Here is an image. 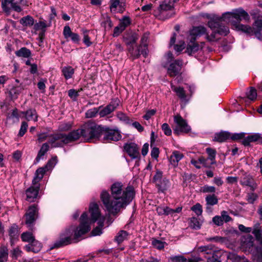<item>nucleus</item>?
<instances>
[{"mask_svg":"<svg viewBox=\"0 0 262 262\" xmlns=\"http://www.w3.org/2000/svg\"><path fill=\"white\" fill-rule=\"evenodd\" d=\"M252 233L259 242L261 246L259 249L256 250L257 253L254 255V260L256 262H262V233L259 223L254 225ZM228 259L231 262H248L245 257H240L234 253H230L228 256Z\"/></svg>","mask_w":262,"mask_h":262,"instance_id":"obj_4","label":"nucleus"},{"mask_svg":"<svg viewBox=\"0 0 262 262\" xmlns=\"http://www.w3.org/2000/svg\"><path fill=\"white\" fill-rule=\"evenodd\" d=\"M57 163V159L56 157L52 158L49 161L47 165L45 166V168L47 170H51Z\"/></svg>","mask_w":262,"mask_h":262,"instance_id":"obj_42","label":"nucleus"},{"mask_svg":"<svg viewBox=\"0 0 262 262\" xmlns=\"http://www.w3.org/2000/svg\"><path fill=\"white\" fill-rule=\"evenodd\" d=\"M28 126V125L27 122L24 121L21 123L20 128L18 133L19 136L21 137L25 134Z\"/></svg>","mask_w":262,"mask_h":262,"instance_id":"obj_57","label":"nucleus"},{"mask_svg":"<svg viewBox=\"0 0 262 262\" xmlns=\"http://www.w3.org/2000/svg\"><path fill=\"white\" fill-rule=\"evenodd\" d=\"M8 257V253L6 250H3L0 251V262H5Z\"/></svg>","mask_w":262,"mask_h":262,"instance_id":"obj_60","label":"nucleus"},{"mask_svg":"<svg viewBox=\"0 0 262 262\" xmlns=\"http://www.w3.org/2000/svg\"><path fill=\"white\" fill-rule=\"evenodd\" d=\"M182 66V61L181 60H176L171 62L167 67V73L171 76H175L178 75L181 71Z\"/></svg>","mask_w":262,"mask_h":262,"instance_id":"obj_16","label":"nucleus"},{"mask_svg":"<svg viewBox=\"0 0 262 262\" xmlns=\"http://www.w3.org/2000/svg\"><path fill=\"white\" fill-rule=\"evenodd\" d=\"M117 117L120 120L125 122H127L129 120L127 116L122 112H118L117 113Z\"/></svg>","mask_w":262,"mask_h":262,"instance_id":"obj_63","label":"nucleus"},{"mask_svg":"<svg viewBox=\"0 0 262 262\" xmlns=\"http://www.w3.org/2000/svg\"><path fill=\"white\" fill-rule=\"evenodd\" d=\"M221 216L224 222H229L231 221V217L229 215L228 212L226 211H222L221 212Z\"/></svg>","mask_w":262,"mask_h":262,"instance_id":"obj_56","label":"nucleus"},{"mask_svg":"<svg viewBox=\"0 0 262 262\" xmlns=\"http://www.w3.org/2000/svg\"><path fill=\"white\" fill-rule=\"evenodd\" d=\"M22 113L25 115V118L28 121H37L38 116L35 110L30 109Z\"/></svg>","mask_w":262,"mask_h":262,"instance_id":"obj_26","label":"nucleus"},{"mask_svg":"<svg viewBox=\"0 0 262 262\" xmlns=\"http://www.w3.org/2000/svg\"><path fill=\"white\" fill-rule=\"evenodd\" d=\"M124 149L132 159H138L140 157L139 148L135 143H127L124 145Z\"/></svg>","mask_w":262,"mask_h":262,"instance_id":"obj_15","label":"nucleus"},{"mask_svg":"<svg viewBox=\"0 0 262 262\" xmlns=\"http://www.w3.org/2000/svg\"><path fill=\"white\" fill-rule=\"evenodd\" d=\"M162 129L163 131L164 134L166 136H170L171 134V129H170L169 125L166 123H163L162 125Z\"/></svg>","mask_w":262,"mask_h":262,"instance_id":"obj_52","label":"nucleus"},{"mask_svg":"<svg viewBox=\"0 0 262 262\" xmlns=\"http://www.w3.org/2000/svg\"><path fill=\"white\" fill-rule=\"evenodd\" d=\"M206 152L208 155V160H210L211 161L210 164L214 163L215 151L212 148H207L206 149Z\"/></svg>","mask_w":262,"mask_h":262,"instance_id":"obj_40","label":"nucleus"},{"mask_svg":"<svg viewBox=\"0 0 262 262\" xmlns=\"http://www.w3.org/2000/svg\"><path fill=\"white\" fill-rule=\"evenodd\" d=\"M230 134L228 132H221L215 135L213 140L217 142H222L230 139Z\"/></svg>","mask_w":262,"mask_h":262,"instance_id":"obj_27","label":"nucleus"},{"mask_svg":"<svg viewBox=\"0 0 262 262\" xmlns=\"http://www.w3.org/2000/svg\"><path fill=\"white\" fill-rule=\"evenodd\" d=\"M98 112L99 110L97 108L95 107L90 109L85 113V116L88 118L94 117L98 114Z\"/></svg>","mask_w":262,"mask_h":262,"instance_id":"obj_45","label":"nucleus"},{"mask_svg":"<svg viewBox=\"0 0 262 262\" xmlns=\"http://www.w3.org/2000/svg\"><path fill=\"white\" fill-rule=\"evenodd\" d=\"M109 7L113 14L122 13L125 10L126 4L122 0H110Z\"/></svg>","mask_w":262,"mask_h":262,"instance_id":"obj_13","label":"nucleus"},{"mask_svg":"<svg viewBox=\"0 0 262 262\" xmlns=\"http://www.w3.org/2000/svg\"><path fill=\"white\" fill-rule=\"evenodd\" d=\"M9 234L11 245H13L18 237L19 233L17 225H13L11 226L9 230Z\"/></svg>","mask_w":262,"mask_h":262,"instance_id":"obj_23","label":"nucleus"},{"mask_svg":"<svg viewBox=\"0 0 262 262\" xmlns=\"http://www.w3.org/2000/svg\"><path fill=\"white\" fill-rule=\"evenodd\" d=\"M153 182L156 184L158 190L164 193L170 187V182L168 179L163 177L162 172L157 171L153 178Z\"/></svg>","mask_w":262,"mask_h":262,"instance_id":"obj_8","label":"nucleus"},{"mask_svg":"<svg viewBox=\"0 0 262 262\" xmlns=\"http://www.w3.org/2000/svg\"><path fill=\"white\" fill-rule=\"evenodd\" d=\"M130 24V20L128 17L124 16L120 20L119 26H121L124 30L125 28Z\"/></svg>","mask_w":262,"mask_h":262,"instance_id":"obj_43","label":"nucleus"},{"mask_svg":"<svg viewBox=\"0 0 262 262\" xmlns=\"http://www.w3.org/2000/svg\"><path fill=\"white\" fill-rule=\"evenodd\" d=\"M191 210L197 215H200L202 213V206L199 204L197 203L191 207Z\"/></svg>","mask_w":262,"mask_h":262,"instance_id":"obj_48","label":"nucleus"},{"mask_svg":"<svg viewBox=\"0 0 262 262\" xmlns=\"http://www.w3.org/2000/svg\"><path fill=\"white\" fill-rule=\"evenodd\" d=\"M62 74L66 79L72 77L74 73V69L70 66L64 67L62 69Z\"/></svg>","mask_w":262,"mask_h":262,"instance_id":"obj_31","label":"nucleus"},{"mask_svg":"<svg viewBox=\"0 0 262 262\" xmlns=\"http://www.w3.org/2000/svg\"><path fill=\"white\" fill-rule=\"evenodd\" d=\"M121 183H115L111 187V195L103 190L100 193V200L106 210L110 214L115 215L124 208L132 201L135 192L134 188L128 186L122 189Z\"/></svg>","mask_w":262,"mask_h":262,"instance_id":"obj_3","label":"nucleus"},{"mask_svg":"<svg viewBox=\"0 0 262 262\" xmlns=\"http://www.w3.org/2000/svg\"><path fill=\"white\" fill-rule=\"evenodd\" d=\"M102 132L103 127L94 122H87L80 129L81 136L88 142H90L93 139H99Z\"/></svg>","mask_w":262,"mask_h":262,"instance_id":"obj_5","label":"nucleus"},{"mask_svg":"<svg viewBox=\"0 0 262 262\" xmlns=\"http://www.w3.org/2000/svg\"><path fill=\"white\" fill-rule=\"evenodd\" d=\"M159 9L160 14L162 15H164L166 12H168V13L166 15V18L170 17L174 13L173 4L171 2L168 3L163 2L160 5Z\"/></svg>","mask_w":262,"mask_h":262,"instance_id":"obj_17","label":"nucleus"},{"mask_svg":"<svg viewBox=\"0 0 262 262\" xmlns=\"http://www.w3.org/2000/svg\"><path fill=\"white\" fill-rule=\"evenodd\" d=\"M81 136L80 129L71 132L68 135L58 134L50 137L49 143L52 147L61 146L64 144L78 140Z\"/></svg>","mask_w":262,"mask_h":262,"instance_id":"obj_6","label":"nucleus"},{"mask_svg":"<svg viewBox=\"0 0 262 262\" xmlns=\"http://www.w3.org/2000/svg\"><path fill=\"white\" fill-rule=\"evenodd\" d=\"M128 233L124 230L120 231L115 236V241L118 244L121 243L127 239Z\"/></svg>","mask_w":262,"mask_h":262,"instance_id":"obj_30","label":"nucleus"},{"mask_svg":"<svg viewBox=\"0 0 262 262\" xmlns=\"http://www.w3.org/2000/svg\"><path fill=\"white\" fill-rule=\"evenodd\" d=\"M23 88L20 86H15L10 90V95L12 99H16L18 95L21 93Z\"/></svg>","mask_w":262,"mask_h":262,"instance_id":"obj_36","label":"nucleus"},{"mask_svg":"<svg viewBox=\"0 0 262 262\" xmlns=\"http://www.w3.org/2000/svg\"><path fill=\"white\" fill-rule=\"evenodd\" d=\"M101 136H103L102 141L104 143L117 141L121 138V135L118 130L103 127Z\"/></svg>","mask_w":262,"mask_h":262,"instance_id":"obj_11","label":"nucleus"},{"mask_svg":"<svg viewBox=\"0 0 262 262\" xmlns=\"http://www.w3.org/2000/svg\"><path fill=\"white\" fill-rule=\"evenodd\" d=\"M124 31L123 28L121 26L118 25L114 28L113 32V36L117 37L119 35Z\"/></svg>","mask_w":262,"mask_h":262,"instance_id":"obj_61","label":"nucleus"},{"mask_svg":"<svg viewBox=\"0 0 262 262\" xmlns=\"http://www.w3.org/2000/svg\"><path fill=\"white\" fill-rule=\"evenodd\" d=\"M33 245V252L37 253L39 252L41 249V244L38 241L35 239L32 242Z\"/></svg>","mask_w":262,"mask_h":262,"instance_id":"obj_53","label":"nucleus"},{"mask_svg":"<svg viewBox=\"0 0 262 262\" xmlns=\"http://www.w3.org/2000/svg\"><path fill=\"white\" fill-rule=\"evenodd\" d=\"M89 213V217L86 212L81 214L79 226H71L61 233L59 240L55 243L54 247H60L73 242H77L83 235L90 231L91 226L95 223L98 226L93 230L92 234L94 236L100 235L105 221V215L101 212L98 204L95 202L90 203Z\"/></svg>","mask_w":262,"mask_h":262,"instance_id":"obj_1","label":"nucleus"},{"mask_svg":"<svg viewBox=\"0 0 262 262\" xmlns=\"http://www.w3.org/2000/svg\"><path fill=\"white\" fill-rule=\"evenodd\" d=\"M206 202L207 209H208L209 206L216 205L218 203V199L214 194L208 195L205 198Z\"/></svg>","mask_w":262,"mask_h":262,"instance_id":"obj_29","label":"nucleus"},{"mask_svg":"<svg viewBox=\"0 0 262 262\" xmlns=\"http://www.w3.org/2000/svg\"><path fill=\"white\" fill-rule=\"evenodd\" d=\"M11 252H12V257L15 259H16L18 257L20 256L21 253H22L21 251L18 247L14 248L12 251Z\"/></svg>","mask_w":262,"mask_h":262,"instance_id":"obj_59","label":"nucleus"},{"mask_svg":"<svg viewBox=\"0 0 262 262\" xmlns=\"http://www.w3.org/2000/svg\"><path fill=\"white\" fill-rule=\"evenodd\" d=\"M214 250L213 249V246L211 245L201 246L198 248V252H205L207 254H212L214 253Z\"/></svg>","mask_w":262,"mask_h":262,"instance_id":"obj_38","label":"nucleus"},{"mask_svg":"<svg viewBox=\"0 0 262 262\" xmlns=\"http://www.w3.org/2000/svg\"><path fill=\"white\" fill-rule=\"evenodd\" d=\"M249 14L243 9H238L232 12L225 13L218 20H211L208 21V26L212 31L210 35L206 34V38L209 41H215L219 39V35H227L229 30L228 27L221 22L230 23L238 31H242L249 34H254L259 40H262V17L257 19L253 24V28L240 23L242 20H249Z\"/></svg>","mask_w":262,"mask_h":262,"instance_id":"obj_2","label":"nucleus"},{"mask_svg":"<svg viewBox=\"0 0 262 262\" xmlns=\"http://www.w3.org/2000/svg\"><path fill=\"white\" fill-rule=\"evenodd\" d=\"M47 25L45 21H40L34 25V29L35 30H44Z\"/></svg>","mask_w":262,"mask_h":262,"instance_id":"obj_49","label":"nucleus"},{"mask_svg":"<svg viewBox=\"0 0 262 262\" xmlns=\"http://www.w3.org/2000/svg\"><path fill=\"white\" fill-rule=\"evenodd\" d=\"M48 149V144L47 143H44L41 147V148L39 150L38 155L36 158L35 160L36 161V162H38L40 161L41 158L45 155V154L47 152Z\"/></svg>","mask_w":262,"mask_h":262,"instance_id":"obj_34","label":"nucleus"},{"mask_svg":"<svg viewBox=\"0 0 262 262\" xmlns=\"http://www.w3.org/2000/svg\"><path fill=\"white\" fill-rule=\"evenodd\" d=\"M15 54L18 57L28 58L31 56V51L26 48H21L15 52Z\"/></svg>","mask_w":262,"mask_h":262,"instance_id":"obj_35","label":"nucleus"},{"mask_svg":"<svg viewBox=\"0 0 262 262\" xmlns=\"http://www.w3.org/2000/svg\"><path fill=\"white\" fill-rule=\"evenodd\" d=\"M83 42L86 46V47H90L92 42L91 41L90 38L88 35V31L85 30H83Z\"/></svg>","mask_w":262,"mask_h":262,"instance_id":"obj_47","label":"nucleus"},{"mask_svg":"<svg viewBox=\"0 0 262 262\" xmlns=\"http://www.w3.org/2000/svg\"><path fill=\"white\" fill-rule=\"evenodd\" d=\"M172 90L174 91L179 97L183 101H186V96L183 88L171 85Z\"/></svg>","mask_w":262,"mask_h":262,"instance_id":"obj_32","label":"nucleus"},{"mask_svg":"<svg viewBox=\"0 0 262 262\" xmlns=\"http://www.w3.org/2000/svg\"><path fill=\"white\" fill-rule=\"evenodd\" d=\"M47 171L45 167L37 169L35 172V177L32 180V185L38 184L39 182L42 179Z\"/></svg>","mask_w":262,"mask_h":262,"instance_id":"obj_24","label":"nucleus"},{"mask_svg":"<svg viewBox=\"0 0 262 262\" xmlns=\"http://www.w3.org/2000/svg\"><path fill=\"white\" fill-rule=\"evenodd\" d=\"M101 26L105 31L110 30L113 27V24L110 17L107 14L102 15Z\"/></svg>","mask_w":262,"mask_h":262,"instance_id":"obj_25","label":"nucleus"},{"mask_svg":"<svg viewBox=\"0 0 262 262\" xmlns=\"http://www.w3.org/2000/svg\"><path fill=\"white\" fill-rule=\"evenodd\" d=\"M247 96L251 100H254L257 97L256 91L253 88H251L247 92Z\"/></svg>","mask_w":262,"mask_h":262,"instance_id":"obj_44","label":"nucleus"},{"mask_svg":"<svg viewBox=\"0 0 262 262\" xmlns=\"http://www.w3.org/2000/svg\"><path fill=\"white\" fill-rule=\"evenodd\" d=\"M202 191L204 193H213L215 191V188L212 186L205 185L202 188Z\"/></svg>","mask_w":262,"mask_h":262,"instance_id":"obj_55","label":"nucleus"},{"mask_svg":"<svg viewBox=\"0 0 262 262\" xmlns=\"http://www.w3.org/2000/svg\"><path fill=\"white\" fill-rule=\"evenodd\" d=\"M72 125L71 122H63L59 125L58 129L60 131H67L71 128Z\"/></svg>","mask_w":262,"mask_h":262,"instance_id":"obj_41","label":"nucleus"},{"mask_svg":"<svg viewBox=\"0 0 262 262\" xmlns=\"http://www.w3.org/2000/svg\"><path fill=\"white\" fill-rule=\"evenodd\" d=\"M212 222L217 226H222L224 224L223 220L221 215H215L212 218Z\"/></svg>","mask_w":262,"mask_h":262,"instance_id":"obj_50","label":"nucleus"},{"mask_svg":"<svg viewBox=\"0 0 262 262\" xmlns=\"http://www.w3.org/2000/svg\"><path fill=\"white\" fill-rule=\"evenodd\" d=\"M172 262H186L187 259L182 256H174L170 258Z\"/></svg>","mask_w":262,"mask_h":262,"instance_id":"obj_58","label":"nucleus"},{"mask_svg":"<svg viewBox=\"0 0 262 262\" xmlns=\"http://www.w3.org/2000/svg\"><path fill=\"white\" fill-rule=\"evenodd\" d=\"M152 245L155 248L159 250H162L164 248L165 246L167 244L165 242L161 240L153 239L152 240Z\"/></svg>","mask_w":262,"mask_h":262,"instance_id":"obj_39","label":"nucleus"},{"mask_svg":"<svg viewBox=\"0 0 262 262\" xmlns=\"http://www.w3.org/2000/svg\"><path fill=\"white\" fill-rule=\"evenodd\" d=\"M37 217V208L35 205L29 207L25 214V223L27 227L31 228Z\"/></svg>","mask_w":262,"mask_h":262,"instance_id":"obj_12","label":"nucleus"},{"mask_svg":"<svg viewBox=\"0 0 262 262\" xmlns=\"http://www.w3.org/2000/svg\"><path fill=\"white\" fill-rule=\"evenodd\" d=\"M185 48V43L183 42H179L174 45V50L177 52H180Z\"/></svg>","mask_w":262,"mask_h":262,"instance_id":"obj_62","label":"nucleus"},{"mask_svg":"<svg viewBox=\"0 0 262 262\" xmlns=\"http://www.w3.org/2000/svg\"><path fill=\"white\" fill-rule=\"evenodd\" d=\"M253 179L250 176H246L241 181L243 185L251 186L253 183Z\"/></svg>","mask_w":262,"mask_h":262,"instance_id":"obj_46","label":"nucleus"},{"mask_svg":"<svg viewBox=\"0 0 262 262\" xmlns=\"http://www.w3.org/2000/svg\"><path fill=\"white\" fill-rule=\"evenodd\" d=\"M2 7L4 11L7 14L10 13L11 10L17 12L22 10L19 5H18L17 2H15L14 0H2Z\"/></svg>","mask_w":262,"mask_h":262,"instance_id":"obj_14","label":"nucleus"},{"mask_svg":"<svg viewBox=\"0 0 262 262\" xmlns=\"http://www.w3.org/2000/svg\"><path fill=\"white\" fill-rule=\"evenodd\" d=\"M39 189V185H32L26 190L27 200L33 202L37 196Z\"/></svg>","mask_w":262,"mask_h":262,"instance_id":"obj_21","label":"nucleus"},{"mask_svg":"<svg viewBox=\"0 0 262 262\" xmlns=\"http://www.w3.org/2000/svg\"><path fill=\"white\" fill-rule=\"evenodd\" d=\"M174 122L176 124L173 129L174 133L177 134L187 133L190 130V127L188 125L186 121L179 115L174 116Z\"/></svg>","mask_w":262,"mask_h":262,"instance_id":"obj_10","label":"nucleus"},{"mask_svg":"<svg viewBox=\"0 0 262 262\" xmlns=\"http://www.w3.org/2000/svg\"><path fill=\"white\" fill-rule=\"evenodd\" d=\"M254 238L250 235L243 236L241 239V248L244 251H249L253 247Z\"/></svg>","mask_w":262,"mask_h":262,"instance_id":"obj_20","label":"nucleus"},{"mask_svg":"<svg viewBox=\"0 0 262 262\" xmlns=\"http://www.w3.org/2000/svg\"><path fill=\"white\" fill-rule=\"evenodd\" d=\"M184 157L182 153L179 151L174 150L172 152L170 157L169 161L170 163L174 166L178 165V162Z\"/></svg>","mask_w":262,"mask_h":262,"instance_id":"obj_22","label":"nucleus"},{"mask_svg":"<svg viewBox=\"0 0 262 262\" xmlns=\"http://www.w3.org/2000/svg\"><path fill=\"white\" fill-rule=\"evenodd\" d=\"M138 39V37L135 33H128L126 34L124 36V40L125 43L127 46H132ZM140 49H137L135 50H134L132 47H129L128 48V51L131 55V56L134 58H137L140 54Z\"/></svg>","mask_w":262,"mask_h":262,"instance_id":"obj_9","label":"nucleus"},{"mask_svg":"<svg viewBox=\"0 0 262 262\" xmlns=\"http://www.w3.org/2000/svg\"><path fill=\"white\" fill-rule=\"evenodd\" d=\"M63 34L66 39L68 40L71 39L75 43H78L80 41L79 35L72 32L70 27L68 26H66L64 27Z\"/></svg>","mask_w":262,"mask_h":262,"instance_id":"obj_18","label":"nucleus"},{"mask_svg":"<svg viewBox=\"0 0 262 262\" xmlns=\"http://www.w3.org/2000/svg\"><path fill=\"white\" fill-rule=\"evenodd\" d=\"M206 33V29L203 26L194 27L190 30L188 36V39L190 40V43L188 45L186 51L189 55H191L199 50V46L194 42V41L198 37L205 34Z\"/></svg>","mask_w":262,"mask_h":262,"instance_id":"obj_7","label":"nucleus"},{"mask_svg":"<svg viewBox=\"0 0 262 262\" xmlns=\"http://www.w3.org/2000/svg\"><path fill=\"white\" fill-rule=\"evenodd\" d=\"M21 238L23 242L32 243L35 238L33 234L29 232H24L21 235Z\"/></svg>","mask_w":262,"mask_h":262,"instance_id":"obj_37","label":"nucleus"},{"mask_svg":"<svg viewBox=\"0 0 262 262\" xmlns=\"http://www.w3.org/2000/svg\"><path fill=\"white\" fill-rule=\"evenodd\" d=\"M81 90V89L79 90L78 91H77L74 89H70L68 91V95L72 99H73V100H75L79 95L78 92Z\"/></svg>","mask_w":262,"mask_h":262,"instance_id":"obj_51","label":"nucleus"},{"mask_svg":"<svg viewBox=\"0 0 262 262\" xmlns=\"http://www.w3.org/2000/svg\"><path fill=\"white\" fill-rule=\"evenodd\" d=\"M119 102L118 100L112 101L108 105L102 108L99 112L100 116L104 117L113 112L118 106Z\"/></svg>","mask_w":262,"mask_h":262,"instance_id":"obj_19","label":"nucleus"},{"mask_svg":"<svg viewBox=\"0 0 262 262\" xmlns=\"http://www.w3.org/2000/svg\"><path fill=\"white\" fill-rule=\"evenodd\" d=\"M20 23L24 26L30 27L34 25V21L32 16L27 15L20 19Z\"/></svg>","mask_w":262,"mask_h":262,"instance_id":"obj_33","label":"nucleus"},{"mask_svg":"<svg viewBox=\"0 0 262 262\" xmlns=\"http://www.w3.org/2000/svg\"><path fill=\"white\" fill-rule=\"evenodd\" d=\"M156 113V111L155 110H151L146 112L145 115L143 116L144 119L148 120H149L151 116H154Z\"/></svg>","mask_w":262,"mask_h":262,"instance_id":"obj_64","label":"nucleus"},{"mask_svg":"<svg viewBox=\"0 0 262 262\" xmlns=\"http://www.w3.org/2000/svg\"><path fill=\"white\" fill-rule=\"evenodd\" d=\"M148 38V35L147 34H144L141 40V45L139 47V49L143 47V49L140 51V54L143 55L145 56L147 54V42Z\"/></svg>","mask_w":262,"mask_h":262,"instance_id":"obj_28","label":"nucleus"},{"mask_svg":"<svg viewBox=\"0 0 262 262\" xmlns=\"http://www.w3.org/2000/svg\"><path fill=\"white\" fill-rule=\"evenodd\" d=\"M190 226L195 229H200L201 224L196 218L193 217L190 221Z\"/></svg>","mask_w":262,"mask_h":262,"instance_id":"obj_54","label":"nucleus"}]
</instances>
